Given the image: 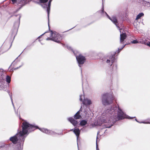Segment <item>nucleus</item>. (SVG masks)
I'll return each mask as SVG.
<instances>
[{"mask_svg":"<svg viewBox=\"0 0 150 150\" xmlns=\"http://www.w3.org/2000/svg\"><path fill=\"white\" fill-rule=\"evenodd\" d=\"M102 116L103 117L101 120L103 123H105L103 125L105 128L110 127L119 120L125 118L132 119L133 118L125 114L120 108L118 104L106 110L102 114Z\"/></svg>","mask_w":150,"mask_h":150,"instance_id":"1","label":"nucleus"},{"mask_svg":"<svg viewBox=\"0 0 150 150\" xmlns=\"http://www.w3.org/2000/svg\"><path fill=\"white\" fill-rule=\"evenodd\" d=\"M22 130L17 133L14 136L11 137L10 140L14 144L18 143V144L21 147L23 146L25 138L28 134V133L33 131L38 127L30 124L26 121L23 122L22 125Z\"/></svg>","mask_w":150,"mask_h":150,"instance_id":"2","label":"nucleus"},{"mask_svg":"<svg viewBox=\"0 0 150 150\" xmlns=\"http://www.w3.org/2000/svg\"><path fill=\"white\" fill-rule=\"evenodd\" d=\"M114 99V97L112 93H106L102 96V102L105 105L112 103Z\"/></svg>","mask_w":150,"mask_h":150,"instance_id":"3","label":"nucleus"},{"mask_svg":"<svg viewBox=\"0 0 150 150\" xmlns=\"http://www.w3.org/2000/svg\"><path fill=\"white\" fill-rule=\"evenodd\" d=\"M51 36L50 38H48L46 39L47 40H51L58 43L60 42L62 39L61 35L56 32H53L51 31Z\"/></svg>","mask_w":150,"mask_h":150,"instance_id":"4","label":"nucleus"},{"mask_svg":"<svg viewBox=\"0 0 150 150\" xmlns=\"http://www.w3.org/2000/svg\"><path fill=\"white\" fill-rule=\"evenodd\" d=\"M48 0H40V3L43 4H42V6L43 8H47V13L48 19V25L49 26V15L51 1L50 0L48 2V4H47L46 3L48 1Z\"/></svg>","mask_w":150,"mask_h":150,"instance_id":"5","label":"nucleus"},{"mask_svg":"<svg viewBox=\"0 0 150 150\" xmlns=\"http://www.w3.org/2000/svg\"><path fill=\"white\" fill-rule=\"evenodd\" d=\"M76 60L79 64V66L80 67L81 66V65L84 64L85 61V58L81 54H80L79 56L75 55Z\"/></svg>","mask_w":150,"mask_h":150,"instance_id":"6","label":"nucleus"},{"mask_svg":"<svg viewBox=\"0 0 150 150\" xmlns=\"http://www.w3.org/2000/svg\"><path fill=\"white\" fill-rule=\"evenodd\" d=\"M12 3L14 4H21L22 5H24L28 1V0H11Z\"/></svg>","mask_w":150,"mask_h":150,"instance_id":"7","label":"nucleus"},{"mask_svg":"<svg viewBox=\"0 0 150 150\" xmlns=\"http://www.w3.org/2000/svg\"><path fill=\"white\" fill-rule=\"evenodd\" d=\"M105 14L116 25V26L118 28L119 30H120V32L121 33L120 30L121 29L119 28V27L118 26V23L117 21V19L115 17L113 16L110 18L108 16V15L107 13L106 12H105Z\"/></svg>","mask_w":150,"mask_h":150,"instance_id":"8","label":"nucleus"},{"mask_svg":"<svg viewBox=\"0 0 150 150\" xmlns=\"http://www.w3.org/2000/svg\"><path fill=\"white\" fill-rule=\"evenodd\" d=\"M39 129L42 131V132L45 133L46 134H49L52 135H54L56 134V133L54 132L49 130L45 128H38Z\"/></svg>","mask_w":150,"mask_h":150,"instance_id":"9","label":"nucleus"},{"mask_svg":"<svg viewBox=\"0 0 150 150\" xmlns=\"http://www.w3.org/2000/svg\"><path fill=\"white\" fill-rule=\"evenodd\" d=\"M115 60V55H112L110 57L109 59H108L106 60V63L108 64H109L111 66Z\"/></svg>","mask_w":150,"mask_h":150,"instance_id":"10","label":"nucleus"},{"mask_svg":"<svg viewBox=\"0 0 150 150\" xmlns=\"http://www.w3.org/2000/svg\"><path fill=\"white\" fill-rule=\"evenodd\" d=\"M70 131H73L74 134H76V137H77V139L78 140V138L79 136L80 131V129L79 128H76L74 129H72L70 130Z\"/></svg>","mask_w":150,"mask_h":150,"instance_id":"11","label":"nucleus"},{"mask_svg":"<svg viewBox=\"0 0 150 150\" xmlns=\"http://www.w3.org/2000/svg\"><path fill=\"white\" fill-rule=\"evenodd\" d=\"M126 35L125 33H120V43L123 44L124 40L126 38Z\"/></svg>","mask_w":150,"mask_h":150,"instance_id":"12","label":"nucleus"},{"mask_svg":"<svg viewBox=\"0 0 150 150\" xmlns=\"http://www.w3.org/2000/svg\"><path fill=\"white\" fill-rule=\"evenodd\" d=\"M68 120L74 126H76L78 123V122L77 121L75 120L71 117L68 118Z\"/></svg>","mask_w":150,"mask_h":150,"instance_id":"13","label":"nucleus"},{"mask_svg":"<svg viewBox=\"0 0 150 150\" xmlns=\"http://www.w3.org/2000/svg\"><path fill=\"white\" fill-rule=\"evenodd\" d=\"M83 103L86 105H90L91 104V100L88 99L84 98L83 101Z\"/></svg>","mask_w":150,"mask_h":150,"instance_id":"14","label":"nucleus"},{"mask_svg":"<svg viewBox=\"0 0 150 150\" xmlns=\"http://www.w3.org/2000/svg\"><path fill=\"white\" fill-rule=\"evenodd\" d=\"M17 16L18 17L19 21L16 22L14 24V26L16 29L18 27L20 23V20L21 17V16L19 14L18 15H17Z\"/></svg>","mask_w":150,"mask_h":150,"instance_id":"15","label":"nucleus"},{"mask_svg":"<svg viewBox=\"0 0 150 150\" xmlns=\"http://www.w3.org/2000/svg\"><path fill=\"white\" fill-rule=\"evenodd\" d=\"M81 107L79 111H78L75 114V115H74V118L76 119H79L81 117V115H79V111H81Z\"/></svg>","mask_w":150,"mask_h":150,"instance_id":"16","label":"nucleus"},{"mask_svg":"<svg viewBox=\"0 0 150 150\" xmlns=\"http://www.w3.org/2000/svg\"><path fill=\"white\" fill-rule=\"evenodd\" d=\"M144 15V14L143 13H141L139 14L137 16L136 19L138 20L141 17L143 16Z\"/></svg>","mask_w":150,"mask_h":150,"instance_id":"17","label":"nucleus"},{"mask_svg":"<svg viewBox=\"0 0 150 150\" xmlns=\"http://www.w3.org/2000/svg\"><path fill=\"white\" fill-rule=\"evenodd\" d=\"M87 123V121L85 120H82L80 122V125L81 126L85 125Z\"/></svg>","mask_w":150,"mask_h":150,"instance_id":"18","label":"nucleus"},{"mask_svg":"<svg viewBox=\"0 0 150 150\" xmlns=\"http://www.w3.org/2000/svg\"><path fill=\"white\" fill-rule=\"evenodd\" d=\"M140 3L143 4V5H146V4L147 5L149 4V3L146 1H143V0H141Z\"/></svg>","mask_w":150,"mask_h":150,"instance_id":"19","label":"nucleus"},{"mask_svg":"<svg viewBox=\"0 0 150 150\" xmlns=\"http://www.w3.org/2000/svg\"><path fill=\"white\" fill-rule=\"evenodd\" d=\"M8 93L9 95V96H10V98H11V102L12 103V105H13V107H14V108H15L14 106V104L13 103V101L12 95L11 94H10V93L9 91H8Z\"/></svg>","mask_w":150,"mask_h":150,"instance_id":"20","label":"nucleus"},{"mask_svg":"<svg viewBox=\"0 0 150 150\" xmlns=\"http://www.w3.org/2000/svg\"><path fill=\"white\" fill-rule=\"evenodd\" d=\"M11 80V77L9 76H7L6 77V81L8 83H9L10 82Z\"/></svg>","mask_w":150,"mask_h":150,"instance_id":"21","label":"nucleus"},{"mask_svg":"<svg viewBox=\"0 0 150 150\" xmlns=\"http://www.w3.org/2000/svg\"><path fill=\"white\" fill-rule=\"evenodd\" d=\"M140 123H143L144 124H150V120L149 121H146L145 122V121L142 122H139Z\"/></svg>","mask_w":150,"mask_h":150,"instance_id":"22","label":"nucleus"},{"mask_svg":"<svg viewBox=\"0 0 150 150\" xmlns=\"http://www.w3.org/2000/svg\"><path fill=\"white\" fill-rule=\"evenodd\" d=\"M33 1L37 3L40 2V0H33Z\"/></svg>","mask_w":150,"mask_h":150,"instance_id":"23","label":"nucleus"},{"mask_svg":"<svg viewBox=\"0 0 150 150\" xmlns=\"http://www.w3.org/2000/svg\"><path fill=\"white\" fill-rule=\"evenodd\" d=\"M125 45H126L125 44V45H124L122 47V48H120H120H118V53H119V52H120V51L121 50H122V49H123V48L125 47Z\"/></svg>","mask_w":150,"mask_h":150,"instance_id":"24","label":"nucleus"},{"mask_svg":"<svg viewBox=\"0 0 150 150\" xmlns=\"http://www.w3.org/2000/svg\"><path fill=\"white\" fill-rule=\"evenodd\" d=\"M132 43L136 44L138 42V41L137 40H134L132 42Z\"/></svg>","mask_w":150,"mask_h":150,"instance_id":"25","label":"nucleus"},{"mask_svg":"<svg viewBox=\"0 0 150 150\" xmlns=\"http://www.w3.org/2000/svg\"><path fill=\"white\" fill-rule=\"evenodd\" d=\"M82 97H84V96H82V95H80V100L81 101L82 100Z\"/></svg>","mask_w":150,"mask_h":150,"instance_id":"26","label":"nucleus"},{"mask_svg":"<svg viewBox=\"0 0 150 150\" xmlns=\"http://www.w3.org/2000/svg\"><path fill=\"white\" fill-rule=\"evenodd\" d=\"M146 45L149 46L150 47V42H149L146 43Z\"/></svg>","mask_w":150,"mask_h":150,"instance_id":"27","label":"nucleus"},{"mask_svg":"<svg viewBox=\"0 0 150 150\" xmlns=\"http://www.w3.org/2000/svg\"><path fill=\"white\" fill-rule=\"evenodd\" d=\"M97 138H98V137L97 136ZM97 141V140H96V142ZM96 148H98V145H97V143H96Z\"/></svg>","mask_w":150,"mask_h":150,"instance_id":"28","label":"nucleus"},{"mask_svg":"<svg viewBox=\"0 0 150 150\" xmlns=\"http://www.w3.org/2000/svg\"><path fill=\"white\" fill-rule=\"evenodd\" d=\"M1 50H2V48H1L0 49V53H3L4 52H1Z\"/></svg>","mask_w":150,"mask_h":150,"instance_id":"29","label":"nucleus"},{"mask_svg":"<svg viewBox=\"0 0 150 150\" xmlns=\"http://www.w3.org/2000/svg\"><path fill=\"white\" fill-rule=\"evenodd\" d=\"M115 66L116 68H115V69H117V65H116V64H114V65H113V66Z\"/></svg>","mask_w":150,"mask_h":150,"instance_id":"30","label":"nucleus"},{"mask_svg":"<svg viewBox=\"0 0 150 150\" xmlns=\"http://www.w3.org/2000/svg\"><path fill=\"white\" fill-rule=\"evenodd\" d=\"M67 48H68V49H70L71 48V47H67Z\"/></svg>","mask_w":150,"mask_h":150,"instance_id":"31","label":"nucleus"},{"mask_svg":"<svg viewBox=\"0 0 150 150\" xmlns=\"http://www.w3.org/2000/svg\"><path fill=\"white\" fill-rule=\"evenodd\" d=\"M96 150H99V149L98 148H96Z\"/></svg>","mask_w":150,"mask_h":150,"instance_id":"32","label":"nucleus"},{"mask_svg":"<svg viewBox=\"0 0 150 150\" xmlns=\"http://www.w3.org/2000/svg\"><path fill=\"white\" fill-rule=\"evenodd\" d=\"M44 34H44H42V35H41L40 36H39V38H40V36H41L42 35H43Z\"/></svg>","mask_w":150,"mask_h":150,"instance_id":"33","label":"nucleus"},{"mask_svg":"<svg viewBox=\"0 0 150 150\" xmlns=\"http://www.w3.org/2000/svg\"><path fill=\"white\" fill-rule=\"evenodd\" d=\"M135 120H136L137 122H138V121L137 120V119H135Z\"/></svg>","mask_w":150,"mask_h":150,"instance_id":"34","label":"nucleus"},{"mask_svg":"<svg viewBox=\"0 0 150 150\" xmlns=\"http://www.w3.org/2000/svg\"><path fill=\"white\" fill-rule=\"evenodd\" d=\"M74 52V54H75V53H74V52Z\"/></svg>","mask_w":150,"mask_h":150,"instance_id":"35","label":"nucleus"},{"mask_svg":"<svg viewBox=\"0 0 150 150\" xmlns=\"http://www.w3.org/2000/svg\"><path fill=\"white\" fill-rule=\"evenodd\" d=\"M11 47V46H10V47L9 48H10Z\"/></svg>","mask_w":150,"mask_h":150,"instance_id":"36","label":"nucleus"},{"mask_svg":"<svg viewBox=\"0 0 150 150\" xmlns=\"http://www.w3.org/2000/svg\"><path fill=\"white\" fill-rule=\"evenodd\" d=\"M103 10H102V12H103Z\"/></svg>","mask_w":150,"mask_h":150,"instance_id":"37","label":"nucleus"},{"mask_svg":"<svg viewBox=\"0 0 150 150\" xmlns=\"http://www.w3.org/2000/svg\"><path fill=\"white\" fill-rule=\"evenodd\" d=\"M81 71H82V69H81Z\"/></svg>","mask_w":150,"mask_h":150,"instance_id":"38","label":"nucleus"}]
</instances>
